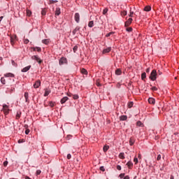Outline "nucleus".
<instances>
[{
    "label": "nucleus",
    "instance_id": "f257e3e1",
    "mask_svg": "<svg viewBox=\"0 0 179 179\" xmlns=\"http://www.w3.org/2000/svg\"><path fill=\"white\" fill-rule=\"evenodd\" d=\"M1 82L2 83V85H10V83H12V82H15V80H12L9 78H6L5 77H2L1 78Z\"/></svg>",
    "mask_w": 179,
    "mask_h": 179
},
{
    "label": "nucleus",
    "instance_id": "f03ea898",
    "mask_svg": "<svg viewBox=\"0 0 179 179\" xmlns=\"http://www.w3.org/2000/svg\"><path fill=\"white\" fill-rule=\"evenodd\" d=\"M150 79H151V80L155 81L156 80V79H157V71H156V70H152L150 76Z\"/></svg>",
    "mask_w": 179,
    "mask_h": 179
},
{
    "label": "nucleus",
    "instance_id": "7ed1b4c3",
    "mask_svg": "<svg viewBox=\"0 0 179 179\" xmlns=\"http://www.w3.org/2000/svg\"><path fill=\"white\" fill-rule=\"evenodd\" d=\"M31 59L36 61V62H38V64H41L43 62V60L38 57V55L32 56Z\"/></svg>",
    "mask_w": 179,
    "mask_h": 179
},
{
    "label": "nucleus",
    "instance_id": "20e7f679",
    "mask_svg": "<svg viewBox=\"0 0 179 179\" xmlns=\"http://www.w3.org/2000/svg\"><path fill=\"white\" fill-rule=\"evenodd\" d=\"M3 111L4 113V114H6V115H8V114H9V106H8V105H3Z\"/></svg>",
    "mask_w": 179,
    "mask_h": 179
},
{
    "label": "nucleus",
    "instance_id": "39448f33",
    "mask_svg": "<svg viewBox=\"0 0 179 179\" xmlns=\"http://www.w3.org/2000/svg\"><path fill=\"white\" fill-rule=\"evenodd\" d=\"M64 64H68V60L65 57H61L59 61V65H64Z\"/></svg>",
    "mask_w": 179,
    "mask_h": 179
},
{
    "label": "nucleus",
    "instance_id": "423d86ee",
    "mask_svg": "<svg viewBox=\"0 0 179 179\" xmlns=\"http://www.w3.org/2000/svg\"><path fill=\"white\" fill-rule=\"evenodd\" d=\"M74 19L76 22V23H79L80 20V15H79V13H76L74 15Z\"/></svg>",
    "mask_w": 179,
    "mask_h": 179
},
{
    "label": "nucleus",
    "instance_id": "0eeeda50",
    "mask_svg": "<svg viewBox=\"0 0 179 179\" xmlns=\"http://www.w3.org/2000/svg\"><path fill=\"white\" fill-rule=\"evenodd\" d=\"M41 85V82L40 80H37L34 84V89H38L40 87V85Z\"/></svg>",
    "mask_w": 179,
    "mask_h": 179
},
{
    "label": "nucleus",
    "instance_id": "6e6552de",
    "mask_svg": "<svg viewBox=\"0 0 179 179\" xmlns=\"http://www.w3.org/2000/svg\"><path fill=\"white\" fill-rule=\"evenodd\" d=\"M68 100H69V98H68V96H64L61 99L60 103L61 104H64V103H66Z\"/></svg>",
    "mask_w": 179,
    "mask_h": 179
},
{
    "label": "nucleus",
    "instance_id": "1a4fd4ad",
    "mask_svg": "<svg viewBox=\"0 0 179 179\" xmlns=\"http://www.w3.org/2000/svg\"><path fill=\"white\" fill-rule=\"evenodd\" d=\"M110 51H111V47L103 49L102 52H103V54H107V53L110 52Z\"/></svg>",
    "mask_w": 179,
    "mask_h": 179
},
{
    "label": "nucleus",
    "instance_id": "9d476101",
    "mask_svg": "<svg viewBox=\"0 0 179 179\" xmlns=\"http://www.w3.org/2000/svg\"><path fill=\"white\" fill-rule=\"evenodd\" d=\"M148 103L150 104H155L156 103V100L154 98H149Z\"/></svg>",
    "mask_w": 179,
    "mask_h": 179
},
{
    "label": "nucleus",
    "instance_id": "9b49d317",
    "mask_svg": "<svg viewBox=\"0 0 179 179\" xmlns=\"http://www.w3.org/2000/svg\"><path fill=\"white\" fill-rule=\"evenodd\" d=\"M127 120H128V116H127V115H121L120 117V121H127Z\"/></svg>",
    "mask_w": 179,
    "mask_h": 179
},
{
    "label": "nucleus",
    "instance_id": "f8f14e48",
    "mask_svg": "<svg viewBox=\"0 0 179 179\" xmlns=\"http://www.w3.org/2000/svg\"><path fill=\"white\" fill-rule=\"evenodd\" d=\"M5 78H13L15 75H13L12 73H8L4 75Z\"/></svg>",
    "mask_w": 179,
    "mask_h": 179
},
{
    "label": "nucleus",
    "instance_id": "ddd939ff",
    "mask_svg": "<svg viewBox=\"0 0 179 179\" xmlns=\"http://www.w3.org/2000/svg\"><path fill=\"white\" fill-rule=\"evenodd\" d=\"M55 15L56 16H59V15H61V8H56Z\"/></svg>",
    "mask_w": 179,
    "mask_h": 179
},
{
    "label": "nucleus",
    "instance_id": "4468645a",
    "mask_svg": "<svg viewBox=\"0 0 179 179\" xmlns=\"http://www.w3.org/2000/svg\"><path fill=\"white\" fill-rule=\"evenodd\" d=\"M31 68V66H27L22 69V72H27Z\"/></svg>",
    "mask_w": 179,
    "mask_h": 179
},
{
    "label": "nucleus",
    "instance_id": "2eb2a0df",
    "mask_svg": "<svg viewBox=\"0 0 179 179\" xmlns=\"http://www.w3.org/2000/svg\"><path fill=\"white\" fill-rule=\"evenodd\" d=\"M24 96L26 103H29V92H25Z\"/></svg>",
    "mask_w": 179,
    "mask_h": 179
},
{
    "label": "nucleus",
    "instance_id": "dca6fc26",
    "mask_svg": "<svg viewBox=\"0 0 179 179\" xmlns=\"http://www.w3.org/2000/svg\"><path fill=\"white\" fill-rule=\"evenodd\" d=\"M127 166L128 169H132L134 164L132 163V162L129 161L127 163Z\"/></svg>",
    "mask_w": 179,
    "mask_h": 179
},
{
    "label": "nucleus",
    "instance_id": "f3484780",
    "mask_svg": "<svg viewBox=\"0 0 179 179\" xmlns=\"http://www.w3.org/2000/svg\"><path fill=\"white\" fill-rule=\"evenodd\" d=\"M144 10L145 12H150V10H152V7H150V6H147L144 8Z\"/></svg>",
    "mask_w": 179,
    "mask_h": 179
},
{
    "label": "nucleus",
    "instance_id": "a211bd4d",
    "mask_svg": "<svg viewBox=\"0 0 179 179\" xmlns=\"http://www.w3.org/2000/svg\"><path fill=\"white\" fill-rule=\"evenodd\" d=\"M132 23V18H129L128 20L125 22V26H129Z\"/></svg>",
    "mask_w": 179,
    "mask_h": 179
},
{
    "label": "nucleus",
    "instance_id": "6ab92c4d",
    "mask_svg": "<svg viewBox=\"0 0 179 179\" xmlns=\"http://www.w3.org/2000/svg\"><path fill=\"white\" fill-rule=\"evenodd\" d=\"M21 115H22V112L17 111L16 113L15 119L19 120Z\"/></svg>",
    "mask_w": 179,
    "mask_h": 179
},
{
    "label": "nucleus",
    "instance_id": "aec40b11",
    "mask_svg": "<svg viewBox=\"0 0 179 179\" xmlns=\"http://www.w3.org/2000/svg\"><path fill=\"white\" fill-rule=\"evenodd\" d=\"M42 43H43V44H45V45H48V44L50 43V39H43V40L42 41Z\"/></svg>",
    "mask_w": 179,
    "mask_h": 179
},
{
    "label": "nucleus",
    "instance_id": "412c9836",
    "mask_svg": "<svg viewBox=\"0 0 179 179\" xmlns=\"http://www.w3.org/2000/svg\"><path fill=\"white\" fill-rule=\"evenodd\" d=\"M134 143H135V140H134V138H130V139H129L130 146H132V145H134Z\"/></svg>",
    "mask_w": 179,
    "mask_h": 179
},
{
    "label": "nucleus",
    "instance_id": "4be33fe9",
    "mask_svg": "<svg viewBox=\"0 0 179 179\" xmlns=\"http://www.w3.org/2000/svg\"><path fill=\"white\" fill-rule=\"evenodd\" d=\"M57 2H58V0H50L49 5H52V3H57Z\"/></svg>",
    "mask_w": 179,
    "mask_h": 179
},
{
    "label": "nucleus",
    "instance_id": "5701e85b",
    "mask_svg": "<svg viewBox=\"0 0 179 179\" xmlns=\"http://www.w3.org/2000/svg\"><path fill=\"white\" fill-rule=\"evenodd\" d=\"M94 26V22L93 21H90L88 23V27H93Z\"/></svg>",
    "mask_w": 179,
    "mask_h": 179
},
{
    "label": "nucleus",
    "instance_id": "b1692460",
    "mask_svg": "<svg viewBox=\"0 0 179 179\" xmlns=\"http://www.w3.org/2000/svg\"><path fill=\"white\" fill-rule=\"evenodd\" d=\"M81 73H83V75H87V70H86L85 69H82Z\"/></svg>",
    "mask_w": 179,
    "mask_h": 179
},
{
    "label": "nucleus",
    "instance_id": "393cba45",
    "mask_svg": "<svg viewBox=\"0 0 179 179\" xmlns=\"http://www.w3.org/2000/svg\"><path fill=\"white\" fill-rule=\"evenodd\" d=\"M80 29V28L79 27H76V29L73 31V34H76V31H79Z\"/></svg>",
    "mask_w": 179,
    "mask_h": 179
},
{
    "label": "nucleus",
    "instance_id": "a878e982",
    "mask_svg": "<svg viewBox=\"0 0 179 179\" xmlns=\"http://www.w3.org/2000/svg\"><path fill=\"white\" fill-rule=\"evenodd\" d=\"M108 149H110V146H108V145H105L103 148V152H107V150H108Z\"/></svg>",
    "mask_w": 179,
    "mask_h": 179
},
{
    "label": "nucleus",
    "instance_id": "bb28decb",
    "mask_svg": "<svg viewBox=\"0 0 179 179\" xmlns=\"http://www.w3.org/2000/svg\"><path fill=\"white\" fill-rule=\"evenodd\" d=\"M121 73H122L121 69H117L115 71V74H116V75H121Z\"/></svg>",
    "mask_w": 179,
    "mask_h": 179
},
{
    "label": "nucleus",
    "instance_id": "cd10ccee",
    "mask_svg": "<svg viewBox=\"0 0 179 179\" xmlns=\"http://www.w3.org/2000/svg\"><path fill=\"white\" fill-rule=\"evenodd\" d=\"M136 126L137 127H143V124L141 121H138L136 122Z\"/></svg>",
    "mask_w": 179,
    "mask_h": 179
},
{
    "label": "nucleus",
    "instance_id": "c85d7f7f",
    "mask_svg": "<svg viewBox=\"0 0 179 179\" xmlns=\"http://www.w3.org/2000/svg\"><path fill=\"white\" fill-rule=\"evenodd\" d=\"M120 159H125V157L124 156V152H120L119 155Z\"/></svg>",
    "mask_w": 179,
    "mask_h": 179
},
{
    "label": "nucleus",
    "instance_id": "c756f323",
    "mask_svg": "<svg viewBox=\"0 0 179 179\" xmlns=\"http://www.w3.org/2000/svg\"><path fill=\"white\" fill-rule=\"evenodd\" d=\"M34 51H38V52H41V48H34Z\"/></svg>",
    "mask_w": 179,
    "mask_h": 179
},
{
    "label": "nucleus",
    "instance_id": "7c9ffc66",
    "mask_svg": "<svg viewBox=\"0 0 179 179\" xmlns=\"http://www.w3.org/2000/svg\"><path fill=\"white\" fill-rule=\"evenodd\" d=\"M10 43L12 45H13V44H15V38L10 37Z\"/></svg>",
    "mask_w": 179,
    "mask_h": 179
},
{
    "label": "nucleus",
    "instance_id": "2f4dec72",
    "mask_svg": "<svg viewBox=\"0 0 179 179\" xmlns=\"http://www.w3.org/2000/svg\"><path fill=\"white\" fill-rule=\"evenodd\" d=\"M146 78V73H143L141 74V79L143 80V79Z\"/></svg>",
    "mask_w": 179,
    "mask_h": 179
},
{
    "label": "nucleus",
    "instance_id": "473e14b6",
    "mask_svg": "<svg viewBox=\"0 0 179 179\" xmlns=\"http://www.w3.org/2000/svg\"><path fill=\"white\" fill-rule=\"evenodd\" d=\"M48 94H50V91L46 90L45 91V94H44L45 97H47V96H48Z\"/></svg>",
    "mask_w": 179,
    "mask_h": 179
},
{
    "label": "nucleus",
    "instance_id": "72a5a7b5",
    "mask_svg": "<svg viewBox=\"0 0 179 179\" xmlns=\"http://www.w3.org/2000/svg\"><path fill=\"white\" fill-rule=\"evenodd\" d=\"M73 99L74 100H78V99H79V95H78V94L73 95Z\"/></svg>",
    "mask_w": 179,
    "mask_h": 179
},
{
    "label": "nucleus",
    "instance_id": "f704fd0d",
    "mask_svg": "<svg viewBox=\"0 0 179 179\" xmlns=\"http://www.w3.org/2000/svg\"><path fill=\"white\" fill-rule=\"evenodd\" d=\"M27 16H31V11L27 10Z\"/></svg>",
    "mask_w": 179,
    "mask_h": 179
},
{
    "label": "nucleus",
    "instance_id": "c9c22d12",
    "mask_svg": "<svg viewBox=\"0 0 179 179\" xmlns=\"http://www.w3.org/2000/svg\"><path fill=\"white\" fill-rule=\"evenodd\" d=\"M134 106V102H129L128 103L129 108H131V107Z\"/></svg>",
    "mask_w": 179,
    "mask_h": 179
},
{
    "label": "nucleus",
    "instance_id": "e433bc0d",
    "mask_svg": "<svg viewBox=\"0 0 179 179\" xmlns=\"http://www.w3.org/2000/svg\"><path fill=\"white\" fill-rule=\"evenodd\" d=\"M107 12H108V8H104L103 10V14L106 15L107 13Z\"/></svg>",
    "mask_w": 179,
    "mask_h": 179
},
{
    "label": "nucleus",
    "instance_id": "4c0bfd02",
    "mask_svg": "<svg viewBox=\"0 0 179 179\" xmlns=\"http://www.w3.org/2000/svg\"><path fill=\"white\" fill-rule=\"evenodd\" d=\"M121 15L122 16H127V11L124 10L121 12Z\"/></svg>",
    "mask_w": 179,
    "mask_h": 179
},
{
    "label": "nucleus",
    "instance_id": "58836bf2",
    "mask_svg": "<svg viewBox=\"0 0 179 179\" xmlns=\"http://www.w3.org/2000/svg\"><path fill=\"white\" fill-rule=\"evenodd\" d=\"M46 11H45V10H42V11H41V15H43V16H45V15H46Z\"/></svg>",
    "mask_w": 179,
    "mask_h": 179
},
{
    "label": "nucleus",
    "instance_id": "ea45409f",
    "mask_svg": "<svg viewBox=\"0 0 179 179\" xmlns=\"http://www.w3.org/2000/svg\"><path fill=\"white\" fill-rule=\"evenodd\" d=\"M113 34H114V32H110V33H108V34H107L106 35V37H110V36H111V35H113Z\"/></svg>",
    "mask_w": 179,
    "mask_h": 179
},
{
    "label": "nucleus",
    "instance_id": "a19ab883",
    "mask_svg": "<svg viewBox=\"0 0 179 179\" xmlns=\"http://www.w3.org/2000/svg\"><path fill=\"white\" fill-rule=\"evenodd\" d=\"M73 52H76V51H78V46L77 45L74 46L73 48Z\"/></svg>",
    "mask_w": 179,
    "mask_h": 179
},
{
    "label": "nucleus",
    "instance_id": "79ce46f5",
    "mask_svg": "<svg viewBox=\"0 0 179 179\" xmlns=\"http://www.w3.org/2000/svg\"><path fill=\"white\" fill-rule=\"evenodd\" d=\"M151 90H152V92H157V87H152L151 88Z\"/></svg>",
    "mask_w": 179,
    "mask_h": 179
},
{
    "label": "nucleus",
    "instance_id": "37998d69",
    "mask_svg": "<svg viewBox=\"0 0 179 179\" xmlns=\"http://www.w3.org/2000/svg\"><path fill=\"white\" fill-rule=\"evenodd\" d=\"M49 106H50V107H54V106H55V104L54 103V102L50 101V102L49 103Z\"/></svg>",
    "mask_w": 179,
    "mask_h": 179
},
{
    "label": "nucleus",
    "instance_id": "c03bdc74",
    "mask_svg": "<svg viewBox=\"0 0 179 179\" xmlns=\"http://www.w3.org/2000/svg\"><path fill=\"white\" fill-rule=\"evenodd\" d=\"M119 177H120V178H124V177H125V173H120V176H119Z\"/></svg>",
    "mask_w": 179,
    "mask_h": 179
},
{
    "label": "nucleus",
    "instance_id": "a18cd8bd",
    "mask_svg": "<svg viewBox=\"0 0 179 179\" xmlns=\"http://www.w3.org/2000/svg\"><path fill=\"white\" fill-rule=\"evenodd\" d=\"M41 174V170H37L36 171V176H40Z\"/></svg>",
    "mask_w": 179,
    "mask_h": 179
},
{
    "label": "nucleus",
    "instance_id": "49530a36",
    "mask_svg": "<svg viewBox=\"0 0 179 179\" xmlns=\"http://www.w3.org/2000/svg\"><path fill=\"white\" fill-rule=\"evenodd\" d=\"M99 170H101V171H106V169H104V166H101L99 168Z\"/></svg>",
    "mask_w": 179,
    "mask_h": 179
},
{
    "label": "nucleus",
    "instance_id": "de8ad7c7",
    "mask_svg": "<svg viewBox=\"0 0 179 179\" xmlns=\"http://www.w3.org/2000/svg\"><path fill=\"white\" fill-rule=\"evenodd\" d=\"M25 134H26V135H29V134H30V129H27L25 131Z\"/></svg>",
    "mask_w": 179,
    "mask_h": 179
},
{
    "label": "nucleus",
    "instance_id": "09e8293b",
    "mask_svg": "<svg viewBox=\"0 0 179 179\" xmlns=\"http://www.w3.org/2000/svg\"><path fill=\"white\" fill-rule=\"evenodd\" d=\"M72 157V155L71 154L67 155V159L68 160H70V159Z\"/></svg>",
    "mask_w": 179,
    "mask_h": 179
},
{
    "label": "nucleus",
    "instance_id": "8fccbe9b",
    "mask_svg": "<svg viewBox=\"0 0 179 179\" xmlns=\"http://www.w3.org/2000/svg\"><path fill=\"white\" fill-rule=\"evenodd\" d=\"M135 164H138V158L135 157L134 159Z\"/></svg>",
    "mask_w": 179,
    "mask_h": 179
},
{
    "label": "nucleus",
    "instance_id": "3c124183",
    "mask_svg": "<svg viewBox=\"0 0 179 179\" xmlns=\"http://www.w3.org/2000/svg\"><path fill=\"white\" fill-rule=\"evenodd\" d=\"M127 31H129V32L132 31V28L131 27L127 28Z\"/></svg>",
    "mask_w": 179,
    "mask_h": 179
},
{
    "label": "nucleus",
    "instance_id": "603ef678",
    "mask_svg": "<svg viewBox=\"0 0 179 179\" xmlns=\"http://www.w3.org/2000/svg\"><path fill=\"white\" fill-rule=\"evenodd\" d=\"M160 159H162V155H158L157 157V160H160Z\"/></svg>",
    "mask_w": 179,
    "mask_h": 179
},
{
    "label": "nucleus",
    "instance_id": "864d4df0",
    "mask_svg": "<svg viewBox=\"0 0 179 179\" xmlns=\"http://www.w3.org/2000/svg\"><path fill=\"white\" fill-rule=\"evenodd\" d=\"M145 72H146L147 73H149V72H150V68L146 69H145Z\"/></svg>",
    "mask_w": 179,
    "mask_h": 179
},
{
    "label": "nucleus",
    "instance_id": "5fc2aeb1",
    "mask_svg": "<svg viewBox=\"0 0 179 179\" xmlns=\"http://www.w3.org/2000/svg\"><path fill=\"white\" fill-rule=\"evenodd\" d=\"M24 44H29V39H25L24 41Z\"/></svg>",
    "mask_w": 179,
    "mask_h": 179
},
{
    "label": "nucleus",
    "instance_id": "6e6d98bb",
    "mask_svg": "<svg viewBox=\"0 0 179 179\" xmlns=\"http://www.w3.org/2000/svg\"><path fill=\"white\" fill-rule=\"evenodd\" d=\"M3 166L4 167H6V166H8V161L3 162Z\"/></svg>",
    "mask_w": 179,
    "mask_h": 179
},
{
    "label": "nucleus",
    "instance_id": "4d7b16f0",
    "mask_svg": "<svg viewBox=\"0 0 179 179\" xmlns=\"http://www.w3.org/2000/svg\"><path fill=\"white\" fill-rule=\"evenodd\" d=\"M67 96H69V97H72L73 94L71 92L67 93Z\"/></svg>",
    "mask_w": 179,
    "mask_h": 179
},
{
    "label": "nucleus",
    "instance_id": "13d9d810",
    "mask_svg": "<svg viewBox=\"0 0 179 179\" xmlns=\"http://www.w3.org/2000/svg\"><path fill=\"white\" fill-rule=\"evenodd\" d=\"M117 169L119 170V171H120V170H121V166L117 165Z\"/></svg>",
    "mask_w": 179,
    "mask_h": 179
},
{
    "label": "nucleus",
    "instance_id": "bf43d9fd",
    "mask_svg": "<svg viewBox=\"0 0 179 179\" xmlns=\"http://www.w3.org/2000/svg\"><path fill=\"white\" fill-rule=\"evenodd\" d=\"M132 15H134V12H130L129 17H132Z\"/></svg>",
    "mask_w": 179,
    "mask_h": 179
},
{
    "label": "nucleus",
    "instance_id": "052dcab7",
    "mask_svg": "<svg viewBox=\"0 0 179 179\" xmlns=\"http://www.w3.org/2000/svg\"><path fill=\"white\" fill-rule=\"evenodd\" d=\"M3 19V16H1L0 17V23H1V22H2V20Z\"/></svg>",
    "mask_w": 179,
    "mask_h": 179
},
{
    "label": "nucleus",
    "instance_id": "680f3d73",
    "mask_svg": "<svg viewBox=\"0 0 179 179\" xmlns=\"http://www.w3.org/2000/svg\"><path fill=\"white\" fill-rule=\"evenodd\" d=\"M124 179H129V177L128 176H126L124 177Z\"/></svg>",
    "mask_w": 179,
    "mask_h": 179
},
{
    "label": "nucleus",
    "instance_id": "e2e57ef3",
    "mask_svg": "<svg viewBox=\"0 0 179 179\" xmlns=\"http://www.w3.org/2000/svg\"><path fill=\"white\" fill-rule=\"evenodd\" d=\"M96 85L97 86H101V84H100L99 83H96Z\"/></svg>",
    "mask_w": 179,
    "mask_h": 179
},
{
    "label": "nucleus",
    "instance_id": "0e129e2a",
    "mask_svg": "<svg viewBox=\"0 0 179 179\" xmlns=\"http://www.w3.org/2000/svg\"><path fill=\"white\" fill-rule=\"evenodd\" d=\"M158 73H159V75H162V71H159Z\"/></svg>",
    "mask_w": 179,
    "mask_h": 179
},
{
    "label": "nucleus",
    "instance_id": "69168bd1",
    "mask_svg": "<svg viewBox=\"0 0 179 179\" xmlns=\"http://www.w3.org/2000/svg\"><path fill=\"white\" fill-rule=\"evenodd\" d=\"M171 179H174V176H171Z\"/></svg>",
    "mask_w": 179,
    "mask_h": 179
},
{
    "label": "nucleus",
    "instance_id": "338daca9",
    "mask_svg": "<svg viewBox=\"0 0 179 179\" xmlns=\"http://www.w3.org/2000/svg\"><path fill=\"white\" fill-rule=\"evenodd\" d=\"M6 1H9V0H6Z\"/></svg>",
    "mask_w": 179,
    "mask_h": 179
}]
</instances>
